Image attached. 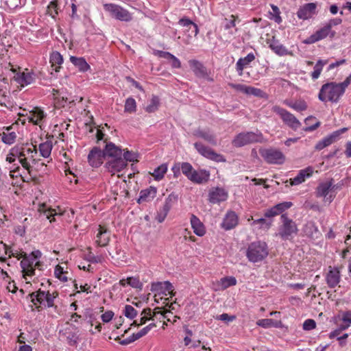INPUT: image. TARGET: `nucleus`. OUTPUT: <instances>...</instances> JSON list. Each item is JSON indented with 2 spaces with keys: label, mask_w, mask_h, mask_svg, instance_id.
<instances>
[{
  "label": "nucleus",
  "mask_w": 351,
  "mask_h": 351,
  "mask_svg": "<svg viewBox=\"0 0 351 351\" xmlns=\"http://www.w3.org/2000/svg\"><path fill=\"white\" fill-rule=\"evenodd\" d=\"M335 32L330 30L326 24L324 26L317 30L314 34L311 35L305 41L306 44H312L315 43L320 40H322L326 38L328 36L330 35L331 37L335 36Z\"/></svg>",
  "instance_id": "22"
},
{
  "label": "nucleus",
  "mask_w": 351,
  "mask_h": 351,
  "mask_svg": "<svg viewBox=\"0 0 351 351\" xmlns=\"http://www.w3.org/2000/svg\"><path fill=\"white\" fill-rule=\"evenodd\" d=\"M194 169L193 166L189 162L181 163V171L182 173L189 179L190 175L192 174Z\"/></svg>",
  "instance_id": "57"
},
{
  "label": "nucleus",
  "mask_w": 351,
  "mask_h": 351,
  "mask_svg": "<svg viewBox=\"0 0 351 351\" xmlns=\"http://www.w3.org/2000/svg\"><path fill=\"white\" fill-rule=\"evenodd\" d=\"M271 8L272 9V11L274 12V21L278 23H280L282 22V18L280 16V10L279 8H278V6L274 5V4H271Z\"/></svg>",
  "instance_id": "64"
},
{
  "label": "nucleus",
  "mask_w": 351,
  "mask_h": 351,
  "mask_svg": "<svg viewBox=\"0 0 351 351\" xmlns=\"http://www.w3.org/2000/svg\"><path fill=\"white\" fill-rule=\"evenodd\" d=\"M128 285L133 288L141 289L143 287L142 282L136 277H129L126 279Z\"/></svg>",
  "instance_id": "59"
},
{
  "label": "nucleus",
  "mask_w": 351,
  "mask_h": 351,
  "mask_svg": "<svg viewBox=\"0 0 351 351\" xmlns=\"http://www.w3.org/2000/svg\"><path fill=\"white\" fill-rule=\"evenodd\" d=\"M327 64V60H319L313 68V71L311 73V76L313 80H317L319 78L323 67Z\"/></svg>",
  "instance_id": "47"
},
{
  "label": "nucleus",
  "mask_w": 351,
  "mask_h": 351,
  "mask_svg": "<svg viewBox=\"0 0 351 351\" xmlns=\"http://www.w3.org/2000/svg\"><path fill=\"white\" fill-rule=\"evenodd\" d=\"M314 171L313 167H308L299 171L296 176L290 179V184L292 186H296L304 182L306 178L311 177Z\"/></svg>",
  "instance_id": "26"
},
{
  "label": "nucleus",
  "mask_w": 351,
  "mask_h": 351,
  "mask_svg": "<svg viewBox=\"0 0 351 351\" xmlns=\"http://www.w3.org/2000/svg\"><path fill=\"white\" fill-rule=\"evenodd\" d=\"M156 326V324L154 323H151L147 326L142 328L141 330H139L138 332L134 333L136 338L137 339H140L141 337L145 336L148 333V332L152 330L153 328Z\"/></svg>",
  "instance_id": "60"
},
{
  "label": "nucleus",
  "mask_w": 351,
  "mask_h": 351,
  "mask_svg": "<svg viewBox=\"0 0 351 351\" xmlns=\"http://www.w3.org/2000/svg\"><path fill=\"white\" fill-rule=\"evenodd\" d=\"M10 247L7 245L3 241L0 242V261L5 263L7 260L6 256H8Z\"/></svg>",
  "instance_id": "53"
},
{
  "label": "nucleus",
  "mask_w": 351,
  "mask_h": 351,
  "mask_svg": "<svg viewBox=\"0 0 351 351\" xmlns=\"http://www.w3.org/2000/svg\"><path fill=\"white\" fill-rule=\"evenodd\" d=\"M316 5L309 3L300 7L297 12V16L300 19L307 20L311 19L315 13Z\"/></svg>",
  "instance_id": "29"
},
{
  "label": "nucleus",
  "mask_w": 351,
  "mask_h": 351,
  "mask_svg": "<svg viewBox=\"0 0 351 351\" xmlns=\"http://www.w3.org/2000/svg\"><path fill=\"white\" fill-rule=\"evenodd\" d=\"M68 272L64 271L63 267L58 265L56 266L54 269L55 276L60 281L65 282L68 281L67 277Z\"/></svg>",
  "instance_id": "50"
},
{
  "label": "nucleus",
  "mask_w": 351,
  "mask_h": 351,
  "mask_svg": "<svg viewBox=\"0 0 351 351\" xmlns=\"http://www.w3.org/2000/svg\"><path fill=\"white\" fill-rule=\"evenodd\" d=\"M280 221L281 224L278 227L277 235L284 241L292 240L298 232L296 223L287 214L281 215Z\"/></svg>",
  "instance_id": "4"
},
{
  "label": "nucleus",
  "mask_w": 351,
  "mask_h": 351,
  "mask_svg": "<svg viewBox=\"0 0 351 351\" xmlns=\"http://www.w3.org/2000/svg\"><path fill=\"white\" fill-rule=\"evenodd\" d=\"M104 8L110 16L121 21L130 22L132 19L131 13L124 8L115 3H106Z\"/></svg>",
  "instance_id": "7"
},
{
  "label": "nucleus",
  "mask_w": 351,
  "mask_h": 351,
  "mask_svg": "<svg viewBox=\"0 0 351 351\" xmlns=\"http://www.w3.org/2000/svg\"><path fill=\"white\" fill-rule=\"evenodd\" d=\"M263 138L261 132H246L237 134L232 140V145L237 147H241L248 144L261 142Z\"/></svg>",
  "instance_id": "8"
},
{
  "label": "nucleus",
  "mask_w": 351,
  "mask_h": 351,
  "mask_svg": "<svg viewBox=\"0 0 351 351\" xmlns=\"http://www.w3.org/2000/svg\"><path fill=\"white\" fill-rule=\"evenodd\" d=\"M53 148V143L51 141H46L44 143H42L39 145V152L40 156L45 158H48L50 157L51 154V150Z\"/></svg>",
  "instance_id": "43"
},
{
  "label": "nucleus",
  "mask_w": 351,
  "mask_h": 351,
  "mask_svg": "<svg viewBox=\"0 0 351 351\" xmlns=\"http://www.w3.org/2000/svg\"><path fill=\"white\" fill-rule=\"evenodd\" d=\"M49 61L52 66H58L55 69V71L57 72L59 71V69L62 64L64 60L62 56L58 51H55L51 53Z\"/></svg>",
  "instance_id": "44"
},
{
  "label": "nucleus",
  "mask_w": 351,
  "mask_h": 351,
  "mask_svg": "<svg viewBox=\"0 0 351 351\" xmlns=\"http://www.w3.org/2000/svg\"><path fill=\"white\" fill-rule=\"evenodd\" d=\"M157 189L154 186H149L147 189L141 190L139 197L137 199L138 204L152 201L156 195Z\"/></svg>",
  "instance_id": "33"
},
{
  "label": "nucleus",
  "mask_w": 351,
  "mask_h": 351,
  "mask_svg": "<svg viewBox=\"0 0 351 351\" xmlns=\"http://www.w3.org/2000/svg\"><path fill=\"white\" fill-rule=\"evenodd\" d=\"M167 165L163 163L154 170V172L152 173V176L154 177L155 180L160 181L164 178L165 173L167 171Z\"/></svg>",
  "instance_id": "45"
},
{
  "label": "nucleus",
  "mask_w": 351,
  "mask_h": 351,
  "mask_svg": "<svg viewBox=\"0 0 351 351\" xmlns=\"http://www.w3.org/2000/svg\"><path fill=\"white\" fill-rule=\"evenodd\" d=\"M194 147L200 155L209 160L217 162L226 161V158L223 155L217 154L213 149L204 145L201 142L195 143Z\"/></svg>",
  "instance_id": "12"
},
{
  "label": "nucleus",
  "mask_w": 351,
  "mask_h": 351,
  "mask_svg": "<svg viewBox=\"0 0 351 351\" xmlns=\"http://www.w3.org/2000/svg\"><path fill=\"white\" fill-rule=\"evenodd\" d=\"M190 223L193 232L197 236L203 237L206 234L205 226L196 215H191Z\"/></svg>",
  "instance_id": "31"
},
{
  "label": "nucleus",
  "mask_w": 351,
  "mask_h": 351,
  "mask_svg": "<svg viewBox=\"0 0 351 351\" xmlns=\"http://www.w3.org/2000/svg\"><path fill=\"white\" fill-rule=\"evenodd\" d=\"M347 130H348V128H343L340 130L335 131L330 135L327 136L326 137L324 138L323 139H322L321 141L317 142L315 147V149L320 151V150L323 149L324 148L330 145L332 143H333L335 141H336L337 140L338 137L341 134H342Z\"/></svg>",
  "instance_id": "20"
},
{
  "label": "nucleus",
  "mask_w": 351,
  "mask_h": 351,
  "mask_svg": "<svg viewBox=\"0 0 351 351\" xmlns=\"http://www.w3.org/2000/svg\"><path fill=\"white\" fill-rule=\"evenodd\" d=\"M238 223V217L233 211H229L223 218L221 223V227L226 230H229L234 228Z\"/></svg>",
  "instance_id": "32"
},
{
  "label": "nucleus",
  "mask_w": 351,
  "mask_h": 351,
  "mask_svg": "<svg viewBox=\"0 0 351 351\" xmlns=\"http://www.w3.org/2000/svg\"><path fill=\"white\" fill-rule=\"evenodd\" d=\"M267 43L269 48L278 56H283L291 53L282 44L274 38L268 41Z\"/></svg>",
  "instance_id": "34"
},
{
  "label": "nucleus",
  "mask_w": 351,
  "mask_h": 351,
  "mask_svg": "<svg viewBox=\"0 0 351 351\" xmlns=\"http://www.w3.org/2000/svg\"><path fill=\"white\" fill-rule=\"evenodd\" d=\"M350 84H351V73L346 78V80L343 82H342L341 83H337V84L338 85L339 88H340V90H341L343 94H344L346 88Z\"/></svg>",
  "instance_id": "62"
},
{
  "label": "nucleus",
  "mask_w": 351,
  "mask_h": 351,
  "mask_svg": "<svg viewBox=\"0 0 351 351\" xmlns=\"http://www.w3.org/2000/svg\"><path fill=\"white\" fill-rule=\"evenodd\" d=\"M15 80L21 86H27L33 83L35 80L34 72L25 69L23 72H18L14 76Z\"/></svg>",
  "instance_id": "27"
},
{
  "label": "nucleus",
  "mask_w": 351,
  "mask_h": 351,
  "mask_svg": "<svg viewBox=\"0 0 351 351\" xmlns=\"http://www.w3.org/2000/svg\"><path fill=\"white\" fill-rule=\"evenodd\" d=\"M237 279L234 276H226L212 282V289L215 291H223L237 285Z\"/></svg>",
  "instance_id": "24"
},
{
  "label": "nucleus",
  "mask_w": 351,
  "mask_h": 351,
  "mask_svg": "<svg viewBox=\"0 0 351 351\" xmlns=\"http://www.w3.org/2000/svg\"><path fill=\"white\" fill-rule=\"evenodd\" d=\"M56 297V295H54V293L40 289L30 294V298L34 304L38 303L43 308L53 307Z\"/></svg>",
  "instance_id": "10"
},
{
  "label": "nucleus",
  "mask_w": 351,
  "mask_h": 351,
  "mask_svg": "<svg viewBox=\"0 0 351 351\" xmlns=\"http://www.w3.org/2000/svg\"><path fill=\"white\" fill-rule=\"evenodd\" d=\"M343 95L336 82H328L322 86L318 99L324 103H337Z\"/></svg>",
  "instance_id": "5"
},
{
  "label": "nucleus",
  "mask_w": 351,
  "mask_h": 351,
  "mask_svg": "<svg viewBox=\"0 0 351 351\" xmlns=\"http://www.w3.org/2000/svg\"><path fill=\"white\" fill-rule=\"evenodd\" d=\"M123 314L128 318L133 319L137 315V311L131 305H125Z\"/></svg>",
  "instance_id": "54"
},
{
  "label": "nucleus",
  "mask_w": 351,
  "mask_h": 351,
  "mask_svg": "<svg viewBox=\"0 0 351 351\" xmlns=\"http://www.w3.org/2000/svg\"><path fill=\"white\" fill-rule=\"evenodd\" d=\"M304 234L312 239L317 238L319 234L317 227L313 221H308L304 226Z\"/></svg>",
  "instance_id": "41"
},
{
  "label": "nucleus",
  "mask_w": 351,
  "mask_h": 351,
  "mask_svg": "<svg viewBox=\"0 0 351 351\" xmlns=\"http://www.w3.org/2000/svg\"><path fill=\"white\" fill-rule=\"evenodd\" d=\"M110 237V231L106 228L99 225L95 231L94 241L97 246L105 247L108 244Z\"/></svg>",
  "instance_id": "21"
},
{
  "label": "nucleus",
  "mask_w": 351,
  "mask_h": 351,
  "mask_svg": "<svg viewBox=\"0 0 351 351\" xmlns=\"http://www.w3.org/2000/svg\"><path fill=\"white\" fill-rule=\"evenodd\" d=\"M0 136H1V141L8 145L14 144L17 138V134L12 130V127L4 128Z\"/></svg>",
  "instance_id": "36"
},
{
  "label": "nucleus",
  "mask_w": 351,
  "mask_h": 351,
  "mask_svg": "<svg viewBox=\"0 0 351 351\" xmlns=\"http://www.w3.org/2000/svg\"><path fill=\"white\" fill-rule=\"evenodd\" d=\"M189 64L197 77L202 78L207 77L206 69L200 62L196 60H191L189 61Z\"/></svg>",
  "instance_id": "35"
},
{
  "label": "nucleus",
  "mask_w": 351,
  "mask_h": 351,
  "mask_svg": "<svg viewBox=\"0 0 351 351\" xmlns=\"http://www.w3.org/2000/svg\"><path fill=\"white\" fill-rule=\"evenodd\" d=\"M64 335L69 346H75L77 345L79 340V336L77 332L66 330Z\"/></svg>",
  "instance_id": "49"
},
{
  "label": "nucleus",
  "mask_w": 351,
  "mask_h": 351,
  "mask_svg": "<svg viewBox=\"0 0 351 351\" xmlns=\"http://www.w3.org/2000/svg\"><path fill=\"white\" fill-rule=\"evenodd\" d=\"M316 327V323L314 319H308L303 323V329L304 330H311Z\"/></svg>",
  "instance_id": "63"
},
{
  "label": "nucleus",
  "mask_w": 351,
  "mask_h": 351,
  "mask_svg": "<svg viewBox=\"0 0 351 351\" xmlns=\"http://www.w3.org/2000/svg\"><path fill=\"white\" fill-rule=\"evenodd\" d=\"M246 95L262 97L263 96V91L260 88L247 86Z\"/></svg>",
  "instance_id": "61"
},
{
  "label": "nucleus",
  "mask_w": 351,
  "mask_h": 351,
  "mask_svg": "<svg viewBox=\"0 0 351 351\" xmlns=\"http://www.w3.org/2000/svg\"><path fill=\"white\" fill-rule=\"evenodd\" d=\"M71 62L78 69L80 72L88 71L90 66L83 57H76L71 56L69 58Z\"/></svg>",
  "instance_id": "39"
},
{
  "label": "nucleus",
  "mask_w": 351,
  "mask_h": 351,
  "mask_svg": "<svg viewBox=\"0 0 351 351\" xmlns=\"http://www.w3.org/2000/svg\"><path fill=\"white\" fill-rule=\"evenodd\" d=\"M341 320L342 324H341V328L346 330L351 326V311H344L341 313Z\"/></svg>",
  "instance_id": "48"
},
{
  "label": "nucleus",
  "mask_w": 351,
  "mask_h": 351,
  "mask_svg": "<svg viewBox=\"0 0 351 351\" xmlns=\"http://www.w3.org/2000/svg\"><path fill=\"white\" fill-rule=\"evenodd\" d=\"M37 210L40 213V217L43 216L45 219H49L50 223L56 221V217H60L64 214L60 209L59 211H57L56 209L49 207L45 203L39 204Z\"/></svg>",
  "instance_id": "16"
},
{
  "label": "nucleus",
  "mask_w": 351,
  "mask_h": 351,
  "mask_svg": "<svg viewBox=\"0 0 351 351\" xmlns=\"http://www.w3.org/2000/svg\"><path fill=\"white\" fill-rule=\"evenodd\" d=\"M254 59L255 56L254 53H250L245 58H241L238 60L236 64V69L239 75L241 76L243 75L244 68L254 61Z\"/></svg>",
  "instance_id": "37"
},
{
  "label": "nucleus",
  "mask_w": 351,
  "mask_h": 351,
  "mask_svg": "<svg viewBox=\"0 0 351 351\" xmlns=\"http://www.w3.org/2000/svg\"><path fill=\"white\" fill-rule=\"evenodd\" d=\"M160 99L157 95H152L148 104L145 107V110L148 113L154 112L159 108Z\"/></svg>",
  "instance_id": "42"
},
{
  "label": "nucleus",
  "mask_w": 351,
  "mask_h": 351,
  "mask_svg": "<svg viewBox=\"0 0 351 351\" xmlns=\"http://www.w3.org/2000/svg\"><path fill=\"white\" fill-rule=\"evenodd\" d=\"M150 290L151 291L156 293L155 297L157 296V294L159 295H163L165 296H172L174 295L173 286L169 281L153 282L151 285Z\"/></svg>",
  "instance_id": "15"
},
{
  "label": "nucleus",
  "mask_w": 351,
  "mask_h": 351,
  "mask_svg": "<svg viewBox=\"0 0 351 351\" xmlns=\"http://www.w3.org/2000/svg\"><path fill=\"white\" fill-rule=\"evenodd\" d=\"M269 254L268 247L264 241L251 243L246 251V256L250 262L258 263L264 260Z\"/></svg>",
  "instance_id": "6"
},
{
  "label": "nucleus",
  "mask_w": 351,
  "mask_h": 351,
  "mask_svg": "<svg viewBox=\"0 0 351 351\" xmlns=\"http://www.w3.org/2000/svg\"><path fill=\"white\" fill-rule=\"evenodd\" d=\"M335 185L332 179L322 182L316 189L317 197H323L324 201L330 203L335 197Z\"/></svg>",
  "instance_id": "9"
},
{
  "label": "nucleus",
  "mask_w": 351,
  "mask_h": 351,
  "mask_svg": "<svg viewBox=\"0 0 351 351\" xmlns=\"http://www.w3.org/2000/svg\"><path fill=\"white\" fill-rule=\"evenodd\" d=\"M42 253L40 250H34L27 254L25 252L19 250H13L11 247L9 251L8 258L15 257L18 260L22 258L20 266L23 273V277L29 282L27 280L31 279L35 275V269L40 265V258Z\"/></svg>",
  "instance_id": "2"
},
{
  "label": "nucleus",
  "mask_w": 351,
  "mask_h": 351,
  "mask_svg": "<svg viewBox=\"0 0 351 351\" xmlns=\"http://www.w3.org/2000/svg\"><path fill=\"white\" fill-rule=\"evenodd\" d=\"M228 197V192L222 187H213L208 192V201L213 204L225 202Z\"/></svg>",
  "instance_id": "18"
},
{
  "label": "nucleus",
  "mask_w": 351,
  "mask_h": 351,
  "mask_svg": "<svg viewBox=\"0 0 351 351\" xmlns=\"http://www.w3.org/2000/svg\"><path fill=\"white\" fill-rule=\"evenodd\" d=\"M103 152L105 154V156H108L112 158H117L122 156V149L112 143H107Z\"/></svg>",
  "instance_id": "38"
},
{
  "label": "nucleus",
  "mask_w": 351,
  "mask_h": 351,
  "mask_svg": "<svg viewBox=\"0 0 351 351\" xmlns=\"http://www.w3.org/2000/svg\"><path fill=\"white\" fill-rule=\"evenodd\" d=\"M210 178V173L205 169L193 170L190 175L189 180L196 184H202L206 182Z\"/></svg>",
  "instance_id": "30"
},
{
  "label": "nucleus",
  "mask_w": 351,
  "mask_h": 351,
  "mask_svg": "<svg viewBox=\"0 0 351 351\" xmlns=\"http://www.w3.org/2000/svg\"><path fill=\"white\" fill-rule=\"evenodd\" d=\"M20 120L24 124L26 121L38 125L43 129L47 123V114L40 107H34L31 110L23 109L19 113Z\"/></svg>",
  "instance_id": "3"
},
{
  "label": "nucleus",
  "mask_w": 351,
  "mask_h": 351,
  "mask_svg": "<svg viewBox=\"0 0 351 351\" xmlns=\"http://www.w3.org/2000/svg\"><path fill=\"white\" fill-rule=\"evenodd\" d=\"M128 165V163L122 157L112 158L108 160L104 167L112 176L122 171Z\"/></svg>",
  "instance_id": "17"
},
{
  "label": "nucleus",
  "mask_w": 351,
  "mask_h": 351,
  "mask_svg": "<svg viewBox=\"0 0 351 351\" xmlns=\"http://www.w3.org/2000/svg\"><path fill=\"white\" fill-rule=\"evenodd\" d=\"M178 201V195L174 193L169 194L165 199L163 206L158 210L156 219L162 223L165 221L169 210Z\"/></svg>",
  "instance_id": "14"
},
{
  "label": "nucleus",
  "mask_w": 351,
  "mask_h": 351,
  "mask_svg": "<svg viewBox=\"0 0 351 351\" xmlns=\"http://www.w3.org/2000/svg\"><path fill=\"white\" fill-rule=\"evenodd\" d=\"M340 271L337 267H329L326 275V281L330 288H335L340 282Z\"/></svg>",
  "instance_id": "28"
},
{
  "label": "nucleus",
  "mask_w": 351,
  "mask_h": 351,
  "mask_svg": "<svg viewBox=\"0 0 351 351\" xmlns=\"http://www.w3.org/2000/svg\"><path fill=\"white\" fill-rule=\"evenodd\" d=\"M260 154L268 163L281 165L285 162V156L278 149L269 148L260 150Z\"/></svg>",
  "instance_id": "13"
},
{
  "label": "nucleus",
  "mask_w": 351,
  "mask_h": 351,
  "mask_svg": "<svg viewBox=\"0 0 351 351\" xmlns=\"http://www.w3.org/2000/svg\"><path fill=\"white\" fill-rule=\"evenodd\" d=\"M256 324L263 328H267L271 326L278 327V324L272 319H261L257 321Z\"/></svg>",
  "instance_id": "56"
},
{
  "label": "nucleus",
  "mask_w": 351,
  "mask_h": 351,
  "mask_svg": "<svg viewBox=\"0 0 351 351\" xmlns=\"http://www.w3.org/2000/svg\"><path fill=\"white\" fill-rule=\"evenodd\" d=\"M125 161L128 162H137L138 160L139 154L137 152L129 151L128 149H123L122 153Z\"/></svg>",
  "instance_id": "51"
},
{
  "label": "nucleus",
  "mask_w": 351,
  "mask_h": 351,
  "mask_svg": "<svg viewBox=\"0 0 351 351\" xmlns=\"http://www.w3.org/2000/svg\"><path fill=\"white\" fill-rule=\"evenodd\" d=\"M151 316H152L151 309L150 308L144 309L141 313V317L140 318L139 321L134 320L133 322V324L136 325V326L143 325V324H145L147 322V321H148L149 319H151Z\"/></svg>",
  "instance_id": "52"
},
{
  "label": "nucleus",
  "mask_w": 351,
  "mask_h": 351,
  "mask_svg": "<svg viewBox=\"0 0 351 351\" xmlns=\"http://www.w3.org/2000/svg\"><path fill=\"white\" fill-rule=\"evenodd\" d=\"M37 149L32 143H18L10 149L5 156L7 168L10 176H21V170L31 173L33 165L37 162Z\"/></svg>",
  "instance_id": "1"
},
{
  "label": "nucleus",
  "mask_w": 351,
  "mask_h": 351,
  "mask_svg": "<svg viewBox=\"0 0 351 351\" xmlns=\"http://www.w3.org/2000/svg\"><path fill=\"white\" fill-rule=\"evenodd\" d=\"M272 110L275 113L278 114L284 123L292 130L296 131L301 126L302 124L300 121L293 114L287 110L280 106H274L272 108Z\"/></svg>",
  "instance_id": "11"
},
{
  "label": "nucleus",
  "mask_w": 351,
  "mask_h": 351,
  "mask_svg": "<svg viewBox=\"0 0 351 351\" xmlns=\"http://www.w3.org/2000/svg\"><path fill=\"white\" fill-rule=\"evenodd\" d=\"M53 99H54V101H55V105L58 108L64 106V104L66 103L67 98H64V97H63V96L60 97V95L58 94V90H57L53 89Z\"/></svg>",
  "instance_id": "55"
},
{
  "label": "nucleus",
  "mask_w": 351,
  "mask_h": 351,
  "mask_svg": "<svg viewBox=\"0 0 351 351\" xmlns=\"http://www.w3.org/2000/svg\"><path fill=\"white\" fill-rule=\"evenodd\" d=\"M293 206L291 202H283L276 204L270 208L265 210L264 215L265 217L271 218L279 215L284 214L283 213L289 209Z\"/></svg>",
  "instance_id": "23"
},
{
  "label": "nucleus",
  "mask_w": 351,
  "mask_h": 351,
  "mask_svg": "<svg viewBox=\"0 0 351 351\" xmlns=\"http://www.w3.org/2000/svg\"><path fill=\"white\" fill-rule=\"evenodd\" d=\"M178 24L182 27L188 28V31H191V34H193L194 36H197L199 33L197 25L186 17L180 19L178 21Z\"/></svg>",
  "instance_id": "40"
},
{
  "label": "nucleus",
  "mask_w": 351,
  "mask_h": 351,
  "mask_svg": "<svg viewBox=\"0 0 351 351\" xmlns=\"http://www.w3.org/2000/svg\"><path fill=\"white\" fill-rule=\"evenodd\" d=\"M291 108L296 111L302 112L307 109V104L304 100H298L294 101V104L291 106Z\"/></svg>",
  "instance_id": "58"
},
{
  "label": "nucleus",
  "mask_w": 351,
  "mask_h": 351,
  "mask_svg": "<svg viewBox=\"0 0 351 351\" xmlns=\"http://www.w3.org/2000/svg\"><path fill=\"white\" fill-rule=\"evenodd\" d=\"M105 158V154L99 147H94L89 152L87 159L92 167H99L101 165Z\"/></svg>",
  "instance_id": "19"
},
{
  "label": "nucleus",
  "mask_w": 351,
  "mask_h": 351,
  "mask_svg": "<svg viewBox=\"0 0 351 351\" xmlns=\"http://www.w3.org/2000/svg\"><path fill=\"white\" fill-rule=\"evenodd\" d=\"M194 136L204 139L212 145L217 144L216 135L208 128H198L193 132Z\"/></svg>",
  "instance_id": "25"
},
{
  "label": "nucleus",
  "mask_w": 351,
  "mask_h": 351,
  "mask_svg": "<svg viewBox=\"0 0 351 351\" xmlns=\"http://www.w3.org/2000/svg\"><path fill=\"white\" fill-rule=\"evenodd\" d=\"M137 110V104L136 100L130 97L125 99L124 105V112L126 113H134Z\"/></svg>",
  "instance_id": "46"
}]
</instances>
